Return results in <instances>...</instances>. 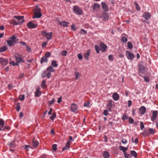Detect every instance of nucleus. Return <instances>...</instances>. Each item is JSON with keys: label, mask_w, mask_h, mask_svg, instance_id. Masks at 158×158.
<instances>
[{"label": "nucleus", "mask_w": 158, "mask_h": 158, "mask_svg": "<svg viewBox=\"0 0 158 158\" xmlns=\"http://www.w3.org/2000/svg\"><path fill=\"white\" fill-rule=\"evenodd\" d=\"M128 47L130 49H131L133 48V45L130 42H128L127 43Z\"/></svg>", "instance_id": "79ce46f5"}, {"label": "nucleus", "mask_w": 158, "mask_h": 158, "mask_svg": "<svg viewBox=\"0 0 158 158\" xmlns=\"http://www.w3.org/2000/svg\"><path fill=\"white\" fill-rule=\"evenodd\" d=\"M48 155L43 154L40 156V158H48Z\"/></svg>", "instance_id": "603ef678"}, {"label": "nucleus", "mask_w": 158, "mask_h": 158, "mask_svg": "<svg viewBox=\"0 0 158 158\" xmlns=\"http://www.w3.org/2000/svg\"><path fill=\"white\" fill-rule=\"evenodd\" d=\"M102 6L103 10L105 11H107L108 10V7L106 4L104 2L101 3Z\"/></svg>", "instance_id": "aec40b11"}, {"label": "nucleus", "mask_w": 158, "mask_h": 158, "mask_svg": "<svg viewBox=\"0 0 158 158\" xmlns=\"http://www.w3.org/2000/svg\"><path fill=\"white\" fill-rule=\"evenodd\" d=\"M15 60L17 62L19 63L24 62V61L22 58L21 55L18 54L15 56Z\"/></svg>", "instance_id": "0eeeda50"}, {"label": "nucleus", "mask_w": 158, "mask_h": 158, "mask_svg": "<svg viewBox=\"0 0 158 158\" xmlns=\"http://www.w3.org/2000/svg\"><path fill=\"white\" fill-rule=\"evenodd\" d=\"M46 70L47 71H49L50 72H53L55 71V70L53 69V67L51 66L48 67L47 69V70Z\"/></svg>", "instance_id": "cd10ccee"}, {"label": "nucleus", "mask_w": 158, "mask_h": 158, "mask_svg": "<svg viewBox=\"0 0 158 158\" xmlns=\"http://www.w3.org/2000/svg\"><path fill=\"white\" fill-rule=\"evenodd\" d=\"M132 156L135 157H136L137 156V154L136 152L134 151H131L130 152Z\"/></svg>", "instance_id": "a19ab883"}, {"label": "nucleus", "mask_w": 158, "mask_h": 158, "mask_svg": "<svg viewBox=\"0 0 158 158\" xmlns=\"http://www.w3.org/2000/svg\"><path fill=\"white\" fill-rule=\"evenodd\" d=\"M42 34L45 36L47 39L49 40L52 38V32L47 33L45 31H44L42 32Z\"/></svg>", "instance_id": "7ed1b4c3"}, {"label": "nucleus", "mask_w": 158, "mask_h": 158, "mask_svg": "<svg viewBox=\"0 0 158 158\" xmlns=\"http://www.w3.org/2000/svg\"><path fill=\"white\" fill-rule=\"evenodd\" d=\"M17 41L18 40L16 39V37L15 35H14L12 37L9 38V40L7 41V42L8 46L11 47L14 45Z\"/></svg>", "instance_id": "f257e3e1"}, {"label": "nucleus", "mask_w": 158, "mask_h": 158, "mask_svg": "<svg viewBox=\"0 0 158 158\" xmlns=\"http://www.w3.org/2000/svg\"><path fill=\"white\" fill-rule=\"evenodd\" d=\"M47 71L45 70L44 71L43 73L42 74V77L43 78H44L45 76L47 75Z\"/></svg>", "instance_id": "49530a36"}, {"label": "nucleus", "mask_w": 158, "mask_h": 158, "mask_svg": "<svg viewBox=\"0 0 158 158\" xmlns=\"http://www.w3.org/2000/svg\"><path fill=\"white\" fill-rule=\"evenodd\" d=\"M46 81L45 80H43L42 81L41 86H45Z\"/></svg>", "instance_id": "774afa93"}, {"label": "nucleus", "mask_w": 158, "mask_h": 158, "mask_svg": "<svg viewBox=\"0 0 158 158\" xmlns=\"http://www.w3.org/2000/svg\"><path fill=\"white\" fill-rule=\"evenodd\" d=\"M156 130L153 128H150L148 129V133L151 135H153L156 132Z\"/></svg>", "instance_id": "b1692460"}, {"label": "nucleus", "mask_w": 158, "mask_h": 158, "mask_svg": "<svg viewBox=\"0 0 158 158\" xmlns=\"http://www.w3.org/2000/svg\"><path fill=\"white\" fill-rule=\"evenodd\" d=\"M67 51L66 50H64L61 52V55L63 56H65L67 55Z\"/></svg>", "instance_id": "3c124183"}, {"label": "nucleus", "mask_w": 158, "mask_h": 158, "mask_svg": "<svg viewBox=\"0 0 158 158\" xmlns=\"http://www.w3.org/2000/svg\"><path fill=\"white\" fill-rule=\"evenodd\" d=\"M129 122L130 123H134V120L131 117H129L128 118Z\"/></svg>", "instance_id": "13d9d810"}, {"label": "nucleus", "mask_w": 158, "mask_h": 158, "mask_svg": "<svg viewBox=\"0 0 158 158\" xmlns=\"http://www.w3.org/2000/svg\"><path fill=\"white\" fill-rule=\"evenodd\" d=\"M56 116V114L55 113H52V115L50 117V118L52 120H53Z\"/></svg>", "instance_id": "c9c22d12"}, {"label": "nucleus", "mask_w": 158, "mask_h": 158, "mask_svg": "<svg viewBox=\"0 0 158 158\" xmlns=\"http://www.w3.org/2000/svg\"><path fill=\"white\" fill-rule=\"evenodd\" d=\"M100 48L102 52H105L107 48L106 46L103 43H101L100 44Z\"/></svg>", "instance_id": "ddd939ff"}, {"label": "nucleus", "mask_w": 158, "mask_h": 158, "mask_svg": "<svg viewBox=\"0 0 158 158\" xmlns=\"http://www.w3.org/2000/svg\"><path fill=\"white\" fill-rule=\"evenodd\" d=\"M100 5L96 3L94 4L92 8L93 10H94L97 8H100Z\"/></svg>", "instance_id": "bb28decb"}, {"label": "nucleus", "mask_w": 158, "mask_h": 158, "mask_svg": "<svg viewBox=\"0 0 158 158\" xmlns=\"http://www.w3.org/2000/svg\"><path fill=\"white\" fill-rule=\"evenodd\" d=\"M70 146V143L69 142V141H68L66 143L65 146L63 148L62 151H64L67 150L68 148H69Z\"/></svg>", "instance_id": "a211bd4d"}, {"label": "nucleus", "mask_w": 158, "mask_h": 158, "mask_svg": "<svg viewBox=\"0 0 158 158\" xmlns=\"http://www.w3.org/2000/svg\"><path fill=\"white\" fill-rule=\"evenodd\" d=\"M12 22L11 23V24H13L14 25H16L19 24V22H17L15 20L12 19Z\"/></svg>", "instance_id": "2f4dec72"}, {"label": "nucleus", "mask_w": 158, "mask_h": 158, "mask_svg": "<svg viewBox=\"0 0 158 158\" xmlns=\"http://www.w3.org/2000/svg\"><path fill=\"white\" fill-rule=\"evenodd\" d=\"M126 54L127 58L129 60H132L134 57V55L128 51H126Z\"/></svg>", "instance_id": "39448f33"}, {"label": "nucleus", "mask_w": 158, "mask_h": 158, "mask_svg": "<svg viewBox=\"0 0 158 158\" xmlns=\"http://www.w3.org/2000/svg\"><path fill=\"white\" fill-rule=\"evenodd\" d=\"M50 53L49 52H48L45 54L44 56L47 59L50 56Z\"/></svg>", "instance_id": "a18cd8bd"}, {"label": "nucleus", "mask_w": 158, "mask_h": 158, "mask_svg": "<svg viewBox=\"0 0 158 158\" xmlns=\"http://www.w3.org/2000/svg\"><path fill=\"white\" fill-rule=\"evenodd\" d=\"M81 33L84 34H87V32L85 30H84L82 29H81Z\"/></svg>", "instance_id": "4d7b16f0"}, {"label": "nucleus", "mask_w": 158, "mask_h": 158, "mask_svg": "<svg viewBox=\"0 0 158 158\" xmlns=\"http://www.w3.org/2000/svg\"><path fill=\"white\" fill-rule=\"evenodd\" d=\"M102 156L104 158H108L110 156L109 152L106 151H104L102 154Z\"/></svg>", "instance_id": "6ab92c4d"}, {"label": "nucleus", "mask_w": 158, "mask_h": 158, "mask_svg": "<svg viewBox=\"0 0 158 158\" xmlns=\"http://www.w3.org/2000/svg\"><path fill=\"white\" fill-rule=\"evenodd\" d=\"M69 23V22L65 21H60L59 23V25L64 27H68V26Z\"/></svg>", "instance_id": "f8f14e48"}, {"label": "nucleus", "mask_w": 158, "mask_h": 158, "mask_svg": "<svg viewBox=\"0 0 158 158\" xmlns=\"http://www.w3.org/2000/svg\"><path fill=\"white\" fill-rule=\"evenodd\" d=\"M35 15L33 17V19L35 18H40L42 16V14L40 13V12H37L36 11H35Z\"/></svg>", "instance_id": "2eb2a0df"}, {"label": "nucleus", "mask_w": 158, "mask_h": 158, "mask_svg": "<svg viewBox=\"0 0 158 158\" xmlns=\"http://www.w3.org/2000/svg\"><path fill=\"white\" fill-rule=\"evenodd\" d=\"M122 41L123 43H126L127 41V39L125 36L123 37L122 38Z\"/></svg>", "instance_id": "8fccbe9b"}, {"label": "nucleus", "mask_w": 158, "mask_h": 158, "mask_svg": "<svg viewBox=\"0 0 158 158\" xmlns=\"http://www.w3.org/2000/svg\"><path fill=\"white\" fill-rule=\"evenodd\" d=\"M119 148L120 150L122 151L123 152V153L125 152L128 149L127 147L125 148L121 146H119Z\"/></svg>", "instance_id": "c85d7f7f"}, {"label": "nucleus", "mask_w": 158, "mask_h": 158, "mask_svg": "<svg viewBox=\"0 0 158 158\" xmlns=\"http://www.w3.org/2000/svg\"><path fill=\"white\" fill-rule=\"evenodd\" d=\"M14 17L18 19V22H19V23L22 24L24 21V19H23V16H14Z\"/></svg>", "instance_id": "423d86ee"}, {"label": "nucleus", "mask_w": 158, "mask_h": 158, "mask_svg": "<svg viewBox=\"0 0 158 158\" xmlns=\"http://www.w3.org/2000/svg\"><path fill=\"white\" fill-rule=\"evenodd\" d=\"M95 48L97 53H99L100 52L99 50L100 48L99 47L98 45H95Z\"/></svg>", "instance_id": "4c0bfd02"}, {"label": "nucleus", "mask_w": 158, "mask_h": 158, "mask_svg": "<svg viewBox=\"0 0 158 158\" xmlns=\"http://www.w3.org/2000/svg\"><path fill=\"white\" fill-rule=\"evenodd\" d=\"M54 99H52L48 102V106H50L54 102Z\"/></svg>", "instance_id": "052dcab7"}, {"label": "nucleus", "mask_w": 158, "mask_h": 158, "mask_svg": "<svg viewBox=\"0 0 158 158\" xmlns=\"http://www.w3.org/2000/svg\"><path fill=\"white\" fill-rule=\"evenodd\" d=\"M47 45V42H43L42 44V48H45L46 47Z\"/></svg>", "instance_id": "338daca9"}, {"label": "nucleus", "mask_w": 158, "mask_h": 158, "mask_svg": "<svg viewBox=\"0 0 158 158\" xmlns=\"http://www.w3.org/2000/svg\"><path fill=\"white\" fill-rule=\"evenodd\" d=\"M32 143L33 145V147L34 148H36L38 146L39 144V143L37 141H32Z\"/></svg>", "instance_id": "a878e982"}, {"label": "nucleus", "mask_w": 158, "mask_h": 158, "mask_svg": "<svg viewBox=\"0 0 158 158\" xmlns=\"http://www.w3.org/2000/svg\"><path fill=\"white\" fill-rule=\"evenodd\" d=\"M124 156L126 158H128L130 157V155L128 154L126 152L124 153H123Z\"/></svg>", "instance_id": "5fc2aeb1"}, {"label": "nucleus", "mask_w": 158, "mask_h": 158, "mask_svg": "<svg viewBox=\"0 0 158 158\" xmlns=\"http://www.w3.org/2000/svg\"><path fill=\"white\" fill-rule=\"evenodd\" d=\"M52 65L54 67H57L58 66V64L56 63V61L53 60L52 62Z\"/></svg>", "instance_id": "72a5a7b5"}, {"label": "nucleus", "mask_w": 158, "mask_h": 158, "mask_svg": "<svg viewBox=\"0 0 158 158\" xmlns=\"http://www.w3.org/2000/svg\"><path fill=\"white\" fill-rule=\"evenodd\" d=\"M71 111L74 113H77L78 107L77 105L74 103H72L70 107Z\"/></svg>", "instance_id": "20e7f679"}, {"label": "nucleus", "mask_w": 158, "mask_h": 158, "mask_svg": "<svg viewBox=\"0 0 158 158\" xmlns=\"http://www.w3.org/2000/svg\"><path fill=\"white\" fill-rule=\"evenodd\" d=\"M140 129L141 130H143V129L144 127L143 123L142 122H140Z\"/></svg>", "instance_id": "bf43d9fd"}, {"label": "nucleus", "mask_w": 158, "mask_h": 158, "mask_svg": "<svg viewBox=\"0 0 158 158\" xmlns=\"http://www.w3.org/2000/svg\"><path fill=\"white\" fill-rule=\"evenodd\" d=\"M141 134L144 137L149 135L148 132L146 130H144L143 132L141 133Z\"/></svg>", "instance_id": "f704fd0d"}, {"label": "nucleus", "mask_w": 158, "mask_h": 158, "mask_svg": "<svg viewBox=\"0 0 158 158\" xmlns=\"http://www.w3.org/2000/svg\"><path fill=\"white\" fill-rule=\"evenodd\" d=\"M102 18L103 20L107 21L109 19L108 15L106 13H104L102 15Z\"/></svg>", "instance_id": "412c9836"}, {"label": "nucleus", "mask_w": 158, "mask_h": 158, "mask_svg": "<svg viewBox=\"0 0 158 158\" xmlns=\"http://www.w3.org/2000/svg\"><path fill=\"white\" fill-rule=\"evenodd\" d=\"M145 70V68L141 64H139V72L140 74L144 73Z\"/></svg>", "instance_id": "4468645a"}, {"label": "nucleus", "mask_w": 158, "mask_h": 158, "mask_svg": "<svg viewBox=\"0 0 158 158\" xmlns=\"http://www.w3.org/2000/svg\"><path fill=\"white\" fill-rule=\"evenodd\" d=\"M128 118V116L126 114H124L123 115L122 117V119L123 120H125Z\"/></svg>", "instance_id": "473e14b6"}, {"label": "nucleus", "mask_w": 158, "mask_h": 158, "mask_svg": "<svg viewBox=\"0 0 158 158\" xmlns=\"http://www.w3.org/2000/svg\"><path fill=\"white\" fill-rule=\"evenodd\" d=\"M7 49V47L6 46H4L1 47L0 48V52H3L5 51H6Z\"/></svg>", "instance_id": "7c9ffc66"}, {"label": "nucleus", "mask_w": 158, "mask_h": 158, "mask_svg": "<svg viewBox=\"0 0 158 158\" xmlns=\"http://www.w3.org/2000/svg\"><path fill=\"white\" fill-rule=\"evenodd\" d=\"M27 26L28 28H35L37 27V25L34 24L31 21H30L28 23Z\"/></svg>", "instance_id": "6e6552de"}, {"label": "nucleus", "mask_w": 158, "mask_h": 158, "mask_svg": "<svg viewBox=\"0 0 158 158\" xmlns=\"http://www.w3.org/2000/svg\"><path fill=\"white\" fill-rule=\"evenodd\" d=\"M23 148L26 150L27 151H28V148H31V147H30V146H28L26 145H25L23 146Z\"/></svg>", "instance_id": "37998d69"}, {"label": "nucleus", "mask_w": 158, "mask_h": 158, "mask_svg": "<svg viewBox=\"0 0 158 158\" xmlns=\"http://www.w3.org/2000/svg\"><path fill=\"white\" fill-rule=\"evenodd\" d=\"M90 53V51L89 50H88L86 53H84V57L87 60H88L89 57V54Z\"/></svg>", "instance_id": "5701e85b"}, {"label": "nucleus", "mask_w": 158, "mask_h": 158, "mask_svg": "<svg viewBox=\"0 0 158 158\" xmlns=\"http://www.w3.org/2000/svg\"><path fill=\"white\" fill-rule=\"evenodd\" d=\"M77 56L79 60H81L82 58V56L81 54L79 53L78 54Z\"/></svg>", "instance_id": "69168bd1"}, {"label": "nucleus", "mask_w": 158, "mask_h": 158, "mask_svg": "<svg viewBox=\"0 0 158 158\" xmlns=\"http://www.w3.org/2000/svg\"><path fill=\"white\" fill-rule=\"evenodd\" d=\"M8 63V61L7 59L2 58H0V63L4 66L6 65Z\"/></svg>", "instance_id": "1a4fd4ad"}, {"label": "nucleus", "mask_w": 158, "mask_h": 158, "mask_svg": "<svg viewBox=\"0 0 158 158\" xmlns=\"http://www.w3.org/2000/svg\"><path fill=\"white\" fill-rule=\"evenodd\" d=\"M134 4L135 5L136 10L138 11L140 10V7L139 4L136 2H134Z\"/></svg>", "instance_id": "ea45409f"}, {"label": "nucleus", "mask_w": 158, "mask_h": 158, "mask_svg": "<svg viewBox=\"0 0 158 158\" xmlns=\"http://www.w3.org/2000/svg\"><path fill=\"white\" fill-rule=\"evenodd\" d=\"M73 12L77 15H81L82 13V11L81 8L77 6H74L73 7Z\"/></svg>", "instance_id": "f03ea898"}, {"label": "nucleus", "mask_w": 158, "mask_h": 158, "mask_svg": "<svg viewBox=\"0 0 158 158\" xmlns=\"http://www.w3.org/2000/svg\"><path fill=\"white\" fill-rule=\"evenodd\" d=\"M114 102L112 100H110L109 101L107 105V109L110 111H111V108L113 105Z\"/></svg>", "instance_id": "9d476101"}, {"label": "nucleus", "mask_w": 158, "mask_h": 158, "mask_svg": "<svg viewBox=\"0 0 158 158\" xmlns=\"http://www.w3.org/2000/svg\"><path fill=\"white\" fill-rule=\"evenodd\" d=\"M40 8L39 6H36L35 7V11H36L37 12H40Z\"/></svg>", "instance_id": "6e6d98bb"}, {"label": "nucleus", "mask_w": 158, "mask_h": 158, "mask_svg": "<svg viewBox=\"0 0 158 158\" xmlns=\"http://www.w3.org/2000/svg\"><path fill=\"white\" fill-rule=\"evenodd\" d=\"M20 103L19 102H18L17 103L16 105V109L17 111H19L21 107L20 106Z\"/></svg>", "instance_id": "58836bf2"}, {"label": "nucleus", "mask_w": 158, "mask_h": 158, "mask_svg": "<svg viewBox=\"0 0 158 158\" xmlns=\"http://www.w3.org/2000/svg\"><path fill=\"white\" fill-rule=\"evenodd\" d=\"M10 148H13L15 147V143L14 141L8 144Z\"/></svg>", "instance_id": "e433bc0d"}, {"label": "nucleus", "mask_w": 158, "mask_h": 158, "mask_svg": "<svg viewBox=\"0 0 158 158\" xmlns=\"http://www.w3.org/2000/svg\"><path fill=\"white\" fill-rule=\"evenodd\" d=\"M103 113L105 116H107L108 114V110H104Z\"/></svg>", "instance_id": "e2e57ef3"}, {"label": "nucleus", "mask_w": 158, "mask_h": 158, "mask_svg": "<svg viewBox=\"0 0 158 158\" xmlns=\"http://www.w3.org/2000/svg\"><path fill=\"white\" fill-rule=\"evenodd\" d=\"M71 28L72 30L75 31L77 28L75 27V25L74 24H72L71 26Z\"/></svg>", "instance_id": "0e129e2a"}, {"label": "nucleus", "mask_w": 158, "mask_h": 158, "mask_svg": "<svg viewBox=\"0 0 158 158\" xmlns=\"http://www.w3.org/2000/svg\"><path fill=\"white\" fill-rule=\"evenodd\" d=\"M26 50L28 52H31V49L30 47L28 46L27 45H26Z\"/></svg>", "instance_id": "864d4df0"}, {"label": "nucleus", "mask_w": 158, "mask_h": 158, "mask_svg": "<svg viewBox=\"0 0 158 158\" xmlns=\"http://www.w3.org/2000/svg\"><path fill=\"white\" fill-rule=\"evenodd\" d=\"M152 116L151 117V119L152 121H154V120L156 118V116L157 115V111H154L152 113Z\"/></svg>", "instance_id": "f3484780"}, {"label": "nucleus", "mask_w": 158, "mask_h": 158, "mask_svg": "<svg viewBox=\"0 0 158 158\" xmlns=\"http://www.w3.org/2000/svg\"><path fill=\"white\" fill-rule=\"evenodd\" d=\"M48 59L46 58L44 56L42 57L40 60V63L42 64L45 62V63H47L48 62Z\"/></svg>", "instance_id": "4be33fe9"}, {"label": "nucleus", "mask_w": 158, "mask_h": 158, "mask_svg": "<svg viewBox=\"0 0 158 158\" xmlns=\"http://www.w3.org/2000/svg\"><path fill=\"white\" fill-rule=\"evenodd\" d=\"M113 99H119V96L117 93H114L112 95Z\"/></svg>", "instance_id": "c756f323"}, {"label": "nucleus", "mask_w": 158, "mask_h": 158, "mask_svg": "<svg viewBox=\"0 0 158 158\" xmlns=\"http://www.w3.org/2000/svg\"><path fill=\"white\" fill-rule=\"evenodd\" d=\"M39 89L40 88H37L36 89V91L35 92V95L37 97L39 96L41 94V92L40 91Z\"/></svg>", "instance_id": "393cba45"}, {"label": "nucleus", "mask_w": 158, "mask_h": 158, "mask_svg": "<svg viewBox=\"0 0 158 158\" xmlns=\"http://www.w3.org/2000/svg\"><path fill=\"white\" fill-rule=\"evenodd\" d=\"M52 150L54 151H56L57 150V145L55 144L52 145Z\"/></svg>", "instance_id": "09e8293b"}, {"label": "nucleus", "mask_w": 158, "mask_h": 158, "mask_svg": "<svg viewBox=\"0 0 158 158\" xmlns=\"http://www.w3.org/2000/svg\"><path fill=\"white\" fill-rule=\"evenodd\" d=\"M108 59L110 61H112L113 60V56L112 55H109L108 56Z\"/></svg>", "instance_id": "680f3d73"}, {"label": "nucleus", "mask_w": 158, "mask_h": 158, "mask_svg": "<svg viewBox=\"0 0 158 158\" xmlns=\"http://www.w3.org/2000/svg\"><path fill=\"white\" fill-rule=\"evenodd\" d=\"M143 17L146 19L148 20L150 19L151 15L148 12H145L143 14Z\"/></svg>", "instance_id": "9b49d317"}, {"label": "nucleus", "mask_w": 158, "mask_h": 158, "mask_svg": "<svg viewBox=\"0 0 158 158\" xmlns=\"http://www.w3.org/2000/svg\"><path fill=\"white\" fill-rule=\"evenodd\" d=\"M139 110L141 114H143L146 112V108L144 106H142L140 108Z\"/></svg>", "instance_id": "dca6fc26"}, {"label": "nucleus", "mask_w": 158, "mask_h": 158, "mask_svg": "<svg viewBox=\"0 0 158 158\" xmlns=\"http://www.w3.org/2000/svg\"><path fill=\"white\" fill-rule=\"evenodd\" d=\"M90 102L87 101L85 102L84 104V106L85 107H89V106Z\"/></svg>", "instance_id": "de8ad7c7"}, {"label": "nucleus", "mask_w": 158, "mask_h": 158, "mask_svg": "<svg viewBox=\"0 0 158 158\" xmlns=\"http://www.w3.org/2000/svg\"><path fill=\"white\" fill-rule=\"evenodd\" d=\"M5 122L2 119H0V126H4Z\"/></svg>", "instance_id": "c03bdc74"}]
</instances>
